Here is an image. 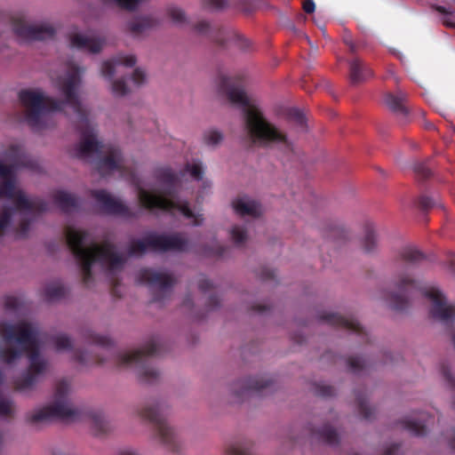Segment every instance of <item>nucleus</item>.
Segmentation results:
<instances>
[{"label":"nucleus","mask_w":455,"mask_h":455,"mask_svg":"<svg viewBox=\"0 0 455 455\" xmlns=\"http://www.w3.org/2000/svg\"><path fill=\"white\" fill-rule=\"evenodd\" d=\"M83 71L81 68L71 65L65 76L59 79V89L65 98L64 100H55L39 91L29 89L21 90L19 92V100L26 108L28 124L35 131H40L48 126L46 121L52 113L60 111L64 105L70 106L77 116L76 128L81 134V141L76 148V156L84 159L101 152L104 147L97 140L95 129L90 123L88 113L77 94Z\"/></svg>","instance_id":"f257e3e1"},{"label":"nucleus","mask_w":455,"mask_h":455,"mask_svg":"<svg viewBox=\"0 0 455 455\" xmlns=\"http://www.w3.org/2000/svg\"><path fill=\"white\" fill-rule=\"evenodd\" d=\"M0 332L5 342L16 343L20 347V349H3L0 352V358L4 362L12 363L20 358L22 353L28 355L29 361L27 371L15 379V389L25 391L32 388L47 369V361L40 355L36 329L32 323L22 321L3 324Z\"/></svg>","instance_id":"f03ea898"},{"label":"nucleus","mask_w":455,"mask_h":455,"mask_svg":"<svg viewBox=\"0 0 455 455\" xmlns=\"http://www.w3.org/2000/svg\"><path fill=\"white\" fill-rule=\"evenodd\" d=\"M4 157L10 162L9 165L0 161V198L6 197L14 202L15 206L4 205L0 209V231L5 230L11 224L17 212L42 213L48 211V204L39 198H28L21 190L16 189L14 170L20 167L34 168L36 163L20 145H11L4 153Z\"/></svg>","instance_id":"7ed1b4c3"},{"label":"nucleus","mask_w":455,"mask_h":455,"mask_svg":"<svg viewBox=\"0 0 455 455\" xmlns=\"http://www.w3.org/2000/svg\"><path fill=\"white\" fill-rule=\"evenodd\" d=\"M219 89L232 104L242 108L245 127L253 143L263 146L280 144L287 149L291 148L286 134L268 122L258 106L247 97L242 77L221 75Z\"/></svg>","instance_id":"20e7f679"},{"label":"nucleus","mask_w":455,"mask_h":455,"mask_svg":"<svg viewBox=\"0 0 455 455\" xmlns=\"http://www.w3.org/2000/svg\"><path fill=\"white\" fill-rule=\"evenodd\" d=\"M67 244L76 259L81 266L83 283L88 285L92 280V267L98 262L109 273L121 271L125 263V258L116 251V246L104 241L98 244L89 240V233L85 230L68 228L66 230Z\"/></svg>","instance_id":"39448f33"},{"label":"nucleus","mask_w":455,"mask_h":455,"mask_svg":"<svg viewBox=\"0 0 455 455\" xmlns=\"http://www.w3.org/2000/svg\"><path fill=\"white\" fill-rule=\"evenodd\" d=\"M156 180L164 187L162 194L150 192L142 188L138 189V199L140 205L148 210H161L171 212L174 210L180 212L186 218L193 219V226H200L203 223L202 215L196 216L189 208L188 202L178 200L177 187L180 182V176L169 167L157 170Z\"/></svg>","instance_id":"423d86ee"},{"label":"nucleus","mask_w":455,"mask_h":455,"mask_svg":"<svg viewBox=\"0 0 455 455\" xmlns=\"http://www.w3.org/2000/svg\"><path fill=\"white\" fill-rule=\"evenodd\" d=\"M136 414L152 426L156 436L166 450L172 452L180 451V442L174 429L167 423L163 403L158 401L147 403L136 410Z\"/></svg>","instance_id":"0eeeda50"},{"label":"nucleus","mask_w":455,"mask_h":455,"mask_svg":"<svg viewBox=\"0 0 455 455\" xmlns=\"http://www.w3.org/2000/svg\"><path fill=\"white\" fill-rule=\"evenodd\" d=\"M69 385L66 380H60L56 384L54 402L52 405L32 412L28 420L31 425L39 426L54 419L74 421L80 416V411L71 407L68 398Z\"/></svg>","instance_id":"6e6552de"},{"label":"nucleus","mask_w":455,"mask_h":455,"mask_svg":"<svg viewBox=\"0 0 455 455\" xmlns=\"http://www.w3.org/2000/svg\"><path fill=\"white\" fill-rule=\"evenodd\" d=\"M159 353L158 341L156 339H151L140 349L117 354L116 363L120 367L135 366L141 382L154 384L158 381L160 373L150 365L149 361Z\"/></svg>","instance_id":"1a4fd4ad"},{"label":"nucleus","mask_w":455,"mask_h":455,"mask_svg":"<svg viewBox=\"0 0 455 455\" xmlns=\"http://www.w3.org/2000/svg\"><path fill=\"white\" fill-rule=\"evenodd\" d=\"M188 240L180 234L166 235L151 232L143 239L132 240L128 247V255L131 257L142 255L148 249L156 252H181L188 251Z\"/></svg>","instance_id":"9d476101"},{"label":"nucleus","mask_w":455,"mask_h":455,"mask_svg":"<svg viewBox=\"0 0 455 455\" xmlns=\"http://www.w3.org/2000/svg\"><path fill=\"white\" fill-rule=\"evenodd\" d=\"M138 282L147 284L152 292V302L163 303L172 292L174 277L167 273L142 268L138 273Z\"/></svg>","instance_id":"9b49d317"},{"label":"nucleus","mask_w":455,"mask_h":455,"mask_svg":"<svg viewBox=\"0 0 455 455\" xmlns=\"http://www.w3.org/2000/svg\"><path fill=\"white\" fill-rule=\"evenodd\" d=\"M194 29L197 34L208 36L220 46H225L228 40L233 41L234 44L243 51H248L251 46V42L243 36L235 31H227L221 28L211 27L205 20H201L196 23Z\"/></svg>","instance_id":"f8f14e48"},{"label":"nucleus","mask_w":455,"mask_h":455,"mask_svg":"<svg viewBox=\"0 0 455 455\" xmlns=\"http://www.w3.org/2000/svg\"><path fill=\"white\" fill-rule=\"evenodd\" d=\"M91 196L95 199L100 211L108 215L120 216L126 219L135 218L137 215L126 204L113 197L105 189L91 190Z\"/></svg>","instance_id":"ddd939ff"},{"label":"nucleus","mask_w":455,"mask_h":455,"mask_svg":"<svg viewBox=\"0 0 455 455\" xmlns=\"http://www.w3.org/2000/svg\"><path fill=\"white\" fill-rule=\"evenodd\" d=\"M424 295L432 302L429 313L433 319L445 324L455 321V305L448 304L438 289L430 288L424 291Z\"/></svg>","instance_id":"4468645a"},{"label":"nucleus","mask_w":455,"mask_h":455,"mask_svg":"<svg viewBox=\"0 0 455 455\" xmlns=\"http://www.w3.org/2000/svg\"><path fill=\"white\" fill-rule=\"evenodd\" d=\"M395 291L389 293L386 299L389 306L396 311H403L409 307V296L416 288V281L410 275L401 274L395 283Z\"/></svg>","instance_id":"2eb2a0df"},{"label":"nucleus","mask_w":455,"mask_h":455,"mask_svg":"<svg viewBox=\"0 0 455 455\" xmlns=\"http://www.w3.org/2000/svg\"><path fill=\"white\" fill-rule=\"evenodd\" d=\"M12 29L19 38L26 41L52 39L56 34L54 27L48 23L31 25L22 20H14Z\"/></svg>","instance_id":"dca6fc26"},{"label":"nucleus","mask_w":455,"mask_h":455,"mask_svg":"<svg viewBox=\"0 0 455 455\" xmlns=\"http://www.w3.org/2000/svg\"><path fill=\"white\" fill-rule=\"evenodd\" d=\"M106 155L97 162V170L100 176H108L114 172L121 175L130 173L120 148L116 146H109L106 149Z\"/></svg>","instance_id":"f3484780"},{"label":"nucleus","mask_w":455,"mask_h":455,"mask_svg":"<svg viewBox=\"0 0 455 455\" xmlns=\"http://www.w3.org/2000/svg\"><path fill=\"white\" fill-rule=\"evenodd\" d=\"M320 320L329 325L345 329L360 337V341L363 343H369V334L362 327V325L353 317H346L339 314L328 313L320 315Z\"/></svg>","instance_id":"a211bd4d"},{"label":"nucleus","mask_w":455,"mask_h":455,"mask_svg":"<svg viewBox=\"0 0 455 455\" xmlns=\"http://www.w3.org/2000/svg\"><path fill=\"white\" fill-rule=\"evenodd\" d=\"M273 380L266 377H253L238 381L234 385L233 392L238 399H243L255 393L259 394L270 390Z\"/></svg>","instance_id":"6ab92c4d"},{"label":"nucleus","mask_w":455,"mask_h":455,"mask_svg":"<svg viewBox=\"0 0 455 455\" xmlns=\"http://www.w3.org/2000/svg\"><path fill=\"white\" fill-rule=\"evenodd\" d=\"M384 102L387 108L401 121L404 122L410 113L407 106V95L402 91L387 92L384 96Z\"/></svg>","instance_id":"aec40b11"},{"label":"nucleus","mask_w":455,"mask_h":455,"mask_svg":"<svg viewBox=\"0 0 455 455\" xmlns=\"http://www.w3.org/2000/svg\"><path fill=\"white\" fill-rule=\"evenodd\" d=\"M349 82L357 85L373 76L371 68L362 60L354 59L349 61Z\"/></svg>","instance_id":"412c9836"},{"label":"nucleus","mask_w":455,"mask_h":455,"mask_svg":"<svg viewBox=\"0 0 455 455\" xmlns=\"http://www.w3.org/2000/svg\"><path fill=\"white\" fill-rule=\"evenodd\" d=\"M308 435L312 440L321 442L329 445L339 443V438L337 431L329 424H324L320 428H315L311 424L307 427Z\"/></svg>","instance_id":"4be33fe9"},{"label":"nucleus","mask_w":455,"mask_h":455,"mask_svg":"<svg viewBox=\"0 0 455 455\" xmlns=\"http://www.w3.org/2000/svg\"><path fill=\"white\" fill-rule=\"evenodd\" d=\"M105 40L100 37H88L80 34H74L70 36V45L79 50H86L92 53H98L101 51Z\"/></svg>","instance_id":"5701e85b"},{"label":"nucleus","mask_w":455,"mask_h":455,"mask_svg":"<svg viewBox=\"0 0 455 455\" xmlns=\"http://www.w3.org/2000/svg\"><path fill=\"white\" fill-rule=\"evenodd\" d=\"M52 200L66 213L76 211L81 205V199L79 197L63 190L54 192Z\"/></svg>","instance_id":"b1692460"},{"label":"nucleus","mask_w":455,"mask_h":455,"mask_svg":"<svg viewBox=\"0 0 455 455\" xmlns=\"http://www.w3.org/2000/svg\"><path fill=\"white\" fill-rule=\"evenodd\" d=\"M235 212L242 217H258L260 214V205L253 200L246 197H238L233 201Z\"/></svg>","instance_id":"393cba45"},{"label":"nucleus","mask_w":455,"mask_h":455,"mask_svg":"<svg viewBox=\"0 0 455 455\" xmlns=\"http://www.w3.org/2000/svg\"><path fill=\"white\" fill-rule=\"evenodd\" d=\"M434 418L426 413H420L419 419H403L401 424L403 428L409 431L416 436H424L427 435V424L425 421L433 420Z\"/></svg>","instance_id":"a878e982"},{"label":"nucleus","mask_w":455,"mask_h":455,"mask_svg":"<svg viewBox=\"0 0 455 455\" xmlns=\"http://www.w3.org/2000/svg\"><path fill=\"white\" fill-rule=\"evenodd\" d=\"M136 57L134 55L120 56L114 60L104 61L101 65V74L103 76L111 78L115 74L116 65H124L132 68L136 64Z\"/></svg>","instance_id":"bb28decb"},{"label":"nucleus","mask_w":455,"mask_h":455,"mask_svg":"<svg viewBox=\"0 0 455 455\" xmlns=\"http://www.w3.org/2000/svg\"><path fill=\"white\" fill-rule=\"evenodd\" d=\"M156 20L151 16L136 17L127 23L128 31L133 36H139L148 29L156 25Z\"/></svg>","instance_id":"cd10ccee"},{"label":"nucleus","mask_w":455,"mask_h":455,"mask_svg":"<svg viewBox=\"0 0 455 455\" xmlns=\"http://www.w3.org/2000/svg\"><path fill=\"white\" fill-rule=\"evenodd\" d=\"M377 248V239L374 226L371 223H366L364 226V237L363 240V249L365 252L371 253Z\"/></svg>","instance_id":"c85d7f7f"},{"label":"nucleus","mask_w":455,"mask_h":455,"mask_svg":"<svg viewBox=\"0 0 455 455\" xmlns=\"http://www.w3.org/2000/svg\"><path fill=\"white\" fill-rule=\"evenodd\" d=\"M225 455H254L251 444L246 441H235L225 448Z\"/></svg>","instance_id":"c756f323"},{"label":"nucleus","mask_w":455,"mask_h":455,"mask_svg":"<svg viewBox=\"0 0 455 455\" xmlns=\"http://www.w3.org/2000/svg\"><path fill=\"white\" fill-rule=\"evenodd\" d=\"M400 257L402 260L411 265L418 264L425 259L420 251L411 246L404 247L400 252Z\"/></svg>","instance_id":"7c9ffc66"},{"label":"nucleus","mask_w":455,"mask_h":455,"mask_svg":"<svg viewBox=\"0 0 455 455\" xmlns=\"http://www.w3.org/2000/svg\"><path fill=\"white\" fill-rule=\"evenodd\" d=\"M66 288L60 283H52L44 288V296L48 301L59 300L65 297Z\"/></svg>","instance_id":"2f4dec72"},{"label":"nucleus","mask_w":455,"mask_h":455,"mask_svg":"<svg viewBox=\"0 0 455 455\" xmlns=\"http://www.w3.org/2000/svg\"><path fill=\"white\" fill-rule=\"evenodd\" d=\"M92 424L96 435L107 434L109 431L108 422L100 412H94L91 415Z\"/></svg>","instance_id":"473e14b6"},{"label":"nucleus","mask_w":455,"mask_h":455,"mask_svg":"<svg viewBox=\"0 0 455 455\" xmlns=\"http://www.w3.org/2000/svg\"><path fill=\"white\" fill-rule=\"evenodd\" d=\"M84 336L88 343L100 346L102 348L108 349L113 345L112 340L108 337L96 334L92 331H87Z\"/></svg>","instance_id":"72a5a7b5"},{"label":"nucleus","mask_w":455,"mask_h":455,"mask_svg":"<svg viewBox=\"0 0 455 455\" xmlns=\"http://www.w3.org/2000/svg\"><path fill=\"white\" fill-rule=\"evenodd\" d=\"M355 401L359 413L362 415V417L365 419H371L374 413V411L371 406L367 404L365 395L361 393H356Z\"/></svg>","instance_id":"f704fd0d"},{"label":"nucleus","mask_w":455,"mask_h":455,"mask_svg":"<svg viewBox=\"0 0 455 455\" xmlns=\"http://www.w3.org/2000/svg\"><path fill=\"white\" fill-rule=\"evenodd\" d=\"M347 366L351 372L361 374L368 368L366 361L361 357L351 356L347 359Z\"/></svg>","instance_id":"c9c22d12"},{"label":"nucleus","mask_w":455,"mask_h":455,"mask_svg":"<svg viewBox=\"0 0 455 455\" xmlns=\"http://www.w3.org/2000/svg\"><path fill=\"white\" fill-rule=\"evenodd\" d=\"M287 118L295 123L302 130L306 127V117L301 110L296 108H289L287 110Z\"/></svg>","instance_id":"e433bc0d"},{"label":"nucleus","mask_w":455,"mask_h":455,"mask_svg":"<svg viewBox=\"0 0 455 455\" xmlns=\"http://www.w3.org/2000/svg\"><path fill=\"white\" fill-rule=\"evenodd\" d=\"M230 235L234 243L238 247L242 246L247 240L246 230L243 227L238 225L234 226L232 228L230 231Z\"/></svg>","instance_id":"4c0bfd02"},{"label":"nucleus","mask_w":455,"mask_h":455,"mask_svg":"<svg viewBox=\"0 0 455 455\" xmlns=\"http://www.w3.org/2000/svg\"><path fill=\"white\" fill-rule=\"evenodd\" d=\"M223 140V134L215 129H210L204 133V141L208 146H216Z\"/></svg>","instance_id":"58836bf2"},{"label":"nucleus","mask_w":455,"mask_h":455,"mask_svg":"<svg viewBox=\"0 0 455 455\" xmlns=\"http://www.w3.org/2000/svg\"><path fill=\"white\" fill-rule=\"evenodd\" d=\"M74 358L76 362L81 364H90V363H103L106 359L103 357H97L95 359H91L89 357L88 353L81 350H76L74 353Z\"/></svg>","instance_id":"ea45409f"},{"label":"nucleus","mask_w":455,"mask_h":455,"mask_svg":"<svg viewBox=\"0 0 455 455\" xmlns=\"http://www.w3.org/2000/svg\"><path fill=\"white\" fill-rule=\"evenodd\" d=\"M314 392L316 395L324 398L335 395V388L332 386L323 383L315 384L314 387Z\"/></svg>","instance_id":"a19ab883"},{"label":"nucleus","mask_w":455,"mask_h":455,"mask_svg":"<svg viewBox=\"0 0 455 455\" xmlns=\"http://www.w3.org/2000/svg\"><path fill=\"white\" fill-rule=\"evenodd\" d=\"M143 0H103L105 4H116L118 7L128 11H134Z\"/></svg>","instance_id":"79ce46f5"},{"label":"nucleus","mask_w":455,"mask_h":455,"mask_svg":"<svg viewBox=\"0 0 455 455\" xmlns=\"http://www.w3.org/2000/svg\"><path fill=\"white\" fill-rule=\"evenodd\" d=\"M53 343L57 350H68L72 347V342L66 334H59L53 338Z\"/></svg>","instance_id":"37998d69"},{"label":"nucleus","mask_w":455,"mask_h":455,"mask_svg":"<svg viewBox=\"0 0 455 455\" xmlns=\"http://www.w3.org/2000/svg\"><path fill=\"white\" fill-rule=\"evenodd\" d=\"M168 15L172 20L177 24H183L187 21V18L183 10L179 7L172 6L168 9Z\"/></svg>","instance_id":"c03bdc74"},{"label":"nucleus","mask_w":455,"mask_h":455,"mask_svg":"<svg viewBox=\"0 0 455 455\" xmlns=\"http://www.w3.org/2000/svg\"><path fill=\"white\" fill-rule=\"evenodd\" d=\"M185 172H189L190 175L196 180H201L204 175V170L200 164H187Z\"/></svg>","instance_id":"a18cd8bd"},{"label":"nucleus","mask_w":455,"mask_h":455,"mask_svg":"<svg viewBox=\"0 0 455 455\" xmlns=\"http://www.w3.org/2000/svg\"><path fill=\"white\" fill-rule=\"evenodd\" d=\"M12 401L0 395V417H7L12 414Z\"/></svg>","instance_id":"49530a36"},{"label":"nucleus","mask_w":455,"mask_h":455,"mask_svg":"<svg viewBox=\"0 0 455 455\" xmlns=\"http://www.w3.org/2000/svg\"><path fill=\"white\" fill-rule=\"evenodd\" d=\"M112 91L117 96H124L128 92V87L124 79H117L112 83Z\"/></svg>","instance_id":"de8ad7c7"},{"label":"nucleus","mask_w":455,"mask_h":455,"mask_svg":"<svg viewBox=\"0 0 455 455\" xmlns=\"http://www.w3.org/2000/svg\"><path fill=\"white\" fill-rule=\"evenodd\" d=\"M414 172L422 179H427L430 176V170L423 163H418L413 167Z\"/></svg>","instance_id":"09e8293b"},{"label":"nucleus","mask_w":455,"mask_h":455,"mask_svg":"<svg viewBox=\"0 0 455 455\" xmlns=\"http://www.w3.org/2000/svg\"><path fill=\"white\" fill-rule=\"evenodd\" d=\"M226 250L227 247L220 244H216L212 248L206 249L205 253L209 256L223 257L225 255Z\"/></svg>","instance_id":"8fccbe9b"},{"label":"nucleus","mask_w":455,"mask_h":455,"mask_svg":"<svg viewBox=\"0 0 455 455\" xmlns=\"http://www.w3.org/2000/svg\"><path fill=\"white\" fill-rule=\"evenodd\" d=\"M132 80L137 86L143 84L146 80V75L144 71L140 68H135L132 76Z\"/></svg>","instance_id":"3c124183"},{"label":"nucleus","mask_w":455,"mask_h":455,"mask_svg":"<svg viewBox=\"0 0 455 455\" xmlns=\"http://www.w3.org/2000/svg\"><path fill=\"white\" fill-rule=\"evenodd\" d=\"M227 0H204V5L208 9L220 10L226 6Z\"/></svg>","instance_id":"603ef678"},{"label":"nucleus","mask_w":455,"mask_h":455,"mask_svg":"<svg viewBox=\"0 0 455 455\" xmlns=\"http://www.w3.org/2000/svg\"><path fill=\"white\" fill-rule=\"evenodd\" d=\"M30 222L31 221L29 219H28L27 217H22V219L20 221L18 228V232L20 236H25L28 234L30 227Z\"/></svg>","instance_id":"864d4df0"},{"label":"nucleus","mask_w":455,"mask_h":455,"mask_svg":"<svg viewBox=\"0 0 455 455\" xmlns=\"http://www.w3.org/2000/svg\"><path fill=\"white\" fill-rule=\"evenodd\" d=\"M419 205L422 210H428L435 206L433 198L427 196H422L419 199Z\"/></svg>","instance_id":"5fc2aeb1"},{"label":"nucleus","mask_w":455,"mask_h":455,"mask_svg":"<svg viewBox=\"0 0 455 455\" xmlns=\"http://www.w3.org/2000/svg\"><path fill=\"white\" fill-rule=\"evenodd\" d=\"M20 306V301L17 298L9 296L5 299L4 307L10 310H16Z\"/></svg>","instance_id":"6e6d98bb"},{"label":"nucleus","mask_w":455,"mask_h":455,"mask_svg":"<svg viewBox=\"0 0 455 455\" xmlns=\"http://www.w3.org/2000/svg\"><path fill=\"white\" fill-rule=\"evenodd\" d=\"M198 288L202 292H206L213 288V284L209 279L204 277L199 280Z\"/></svg>","instance_id":"4d7b16f0"},{"label":"nucleus","mask_w":455,"mask_h":455,"mask_svg":"<svg viewBox=\"0 0 455 455\" xmlns=\"http://www.w3.org/2000/svg\"><path fill=\"white\" fill-rule=\"evenodd\" d=\"M259 275L264 281L274 279L275 276V271L267 267H262Z\"/></svg>","instance_id":"13d9d810"},{"label":"nucleus","mask_w":455,"mask_h":455,"mask_svg":"<svg viewBox=\"0 0 455 455\" xmlns=\"http://www.w3.org/2000/svg\"><path fill=\"white\" fill-rule=\"evenodd\" d=\"M220 306V299L217 295L212 294L209 297L207 302V307L209 310H213Z\"/></svg>","instance_id":"bf43d9fd"},{"label":"nucleus","mask_w":455,"mask_h":455,"mask_svg":"<svg viewBox=\"0 0 455 455\" xmlns=\"http://www.w3.org/2000/svg\"><path fill=\"white\" fill-rule=\"evenodd\" d=\"M442 372H443V375L444 379L447 380V382L450 384V386L451 387L455 388V379L453 378V376L450 372L449 369L444 367V366H443Z\"/></svg>","instance_id":"052dcab7"},{"label":"nucleus","mask_w":455,"mask_h":455,"mask_svg":"<svg viewBox=\"0 0 455 455\" xmlns=\"http://www.w3.org/2000/svg\"><path fill=\"white\" fill-rule=\"evenodd\" d=\"M302 7L306 13H313L315 10V4L313 0H305Z\"/></svg>","instance_id":"680f3d73"},{"label":"nucleus","mask_w":455,"mask_h":455,"mask_svg":"<svg viewBox=\"0 0 455 455\" xmlns=\"http://www.w3.org/2000/svg\"><path fill=\"white\" fill-rule=\"evenodd\" d=\"M260 0H243V7L245 12H251L254 5L258 3H259Z\"/></svg>","instance_id":"e2e57ef3"},{"label":"nucleus","mask_w":455,"mask_h":455,"mask_svg":"<svg viewBox=\"0 0 455 455\" xmlns=\"http://www.w3.org/2000/svg\"><path fill=\"white\" fill-rule=\"evenodd\" d=\"M446 438L450 447L455 451V429H451L446 432Z\"/></svg>","instance_id":"0e129e2a"},{"label":"nucleus","mask_w":455,"mask_h":455,"mask_svg":"<svg viewBox=\"0 0 455 455\" xmlns=\"http://www.w3.org/2000/svg\"><path fill=\"white\" fill-rule=\"evenodd\" d=\"M344 43L348 46L351 53L356 52V51L358 49V45L356 44H355L350 37H345Z\"/></svg>","instance_id":"69168bd1"},{"label":"nucleus","mask_w":455,"mask_h":455,"mask_svg":"<svg viewBox=\"0 0 455 455\" xmlns=\"http://www.w3.org/2000/svg\"><path fill=\"white\" fill-rule=\"evenodd\" d=\"M336 235H344V230L339 227H335L331 231V237H335Z\"/></svg>","instance_id":"338daca9"},{"label":"nucleus","mask_w":455,"mask_h":455,"mask_svg":"<svg viewBox=\"0 0 455 455\" xmlns=\"http://www.w3.org/2000/svg\"><path fill=\"white\" fill-rule=\"evenodd\" d=\"M118 455H138V453L131 449H124L118 452Z\"/></svg>","instance_id":"774afa93"}]
</instances>
